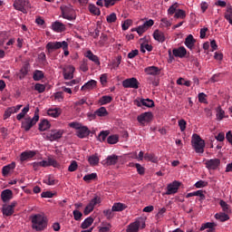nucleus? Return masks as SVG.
Instances as JSON below:
<instances>
[{"mask_svg":"<svg viewBox=\"0 0 232 232\" xmlns=\"http://www.w3.org/2000/svg\"><path fill=\"white\" fill-rule=\"evenodd\" d=\"M97 86V81L95 80H91L87 82L82 87V90H93Z\"/></svg>","mask_w":232,"mask_h":232,"instance_id":"34","label":"nucleus"},{"mask_svg":"<svg viewBox=\"0 0 232 232\" xmlns=\"http://www.w3.org/2000/svg\"><path fill=\"white\" fill-rule=\"evenodd\" d=\"M205 166L208 169H218L220 166V160L219 159H211L205 162Z\"/></svg>","mask_w":232,"mask_h":232,"instance_id":"13","label":"nucleus"},{"mask_svg":"<svg viewBox=\"0 0 232 232\" xmlns=\"http://www.w3.org/2000/svg\"><path fill=\"white\" fill-rule=\"evenodd\" d=\"M2 213L4 217H12V215L14 213V210L12 208V207L5 205L2 208Z\"/></svg>","mask_w":232,"mask_h":232,"instance_id":"30","label":"nucleus"},{"mask_svg":"<svg viewBox=\"0 0 232 232\" xmlns=\"http://www.w3.org/2000/svg\"><path fill=\"white\" fill-rule=\"evenodd\" d=\"M13 6L15 10L26 14V9L30 8V2L27 0H15Z\"/></svg>","mask_w":232,"mask_h":232,"instance_id":"7","label":"nucleus"},{"mask_svg":"<svg viewBox=\"0 0 232 232\" xmlns=\"http://www.w3.org/2000/svg\"><path fill=\"white\" fill-rule=\"evenodd\" d=\"M33 229L43 231L46 227V218L41 214L34 215L32 218Z\"/></svg>","mask_w":232,"mask_h":232,"instance_id":"2","label":"nucleus"},{"mask_svg":"<svg viewBox=\"0 0 232 232\" xmlns=\"http://www.w3.org/2000/svg\"><path fill=\"white\" fill-rule=\"evenodd\" d=\"M74 72H75V67L72 65L68 66L63 72V77L65 81H70V79H73Z\"/></svg>","mask_w":232,"mask_h":232,"instance_id":"18","label":"nucleus"},{"mask_svg":"<svg viewBox=\"0 0 232 232\" xmlns=\"http://www.w3.org/2000/svg\"><path fill=\"white\" fill-rule=\"evenodd\" d=\"M105 8H110V6H113L117 1L121 0H103Z\"/></svg>","mask_w":232,"mask_h":232,"instance_id":"61","label":"nucleus"},{"mask_svg":"<svg viewBox=\"0 0 232 232\" xmlns=\"http://www.w3.org/2000/svg\"><path fill=\"white\" fill-rule=\"evenodd\" d=\"M215 227H217L215 222H207L201 226L200 231H204L205 229H215Z\"/></svg>","mask_w":232,"mask_h":232,"instance_id":"39","label":"nucleus"},{"mask_svg":"<svg viewBox=\"0 0 232 232\" xmlns=\"http://www.w3.org/2000/svg\"><path fill=\"white\" fill-rule=\"evenodd\" d=\"M106 21L109 24L115 23V21H117V14L115 13H111V14L107 15Z\"/></svg>","mask_w":232,"mask_h":232,"instance_id":"54","label":"nucleus"},{"mask_svg":"<svg viewBox=\"0 0 232 232\" xmlns=\"http://www.w3.org/2000/svg\"><path fill=\"white\" fill-rule=\"evenodd\" d=\"M53 30L54 32H58V33H61V32H64V30H66V25H64V24L59 22V21H56L54 22L53 24Z\"/></svg>","mask_w":232,"mask_h":232,"instance_id":"22","label":"nucleus"},{"mask_svg":"<svg viewBox=\"0 0 232 232\" xmlns=\"http://www.w3.org/2000/svg\"><path fill=\"white\" fill-rule=\"evenodd\" d=\"M28 72H30V63H24L20 69V73L18 74L20 81H23V79L28 75Z\"/></svg>","mask_w":232,"mask_h":232,"instance_id":"19","label":"nucleus"},{"mask_svg":"<svg viewBox=\"0 0 232 232\" xmlns=\"http://www.w3.org/2000/svg\"><path fill=\"white\" fill-rule=\"evenodd\" d=\"M70 128H73L76 130V135L79 139H86L90 135V129L86 126H82L79 122H71L69 123Z\"/></svg>","mask_w":232,"mask_h":232,"instance_id":"3","label":"nucleus"},{"mask_svg":"<svg viewBox=\"0 0 232 232\" xmlns=\"http://www.w3.org/2000/svg\"><path fill=\"white\" fill-rule=\"evenodd\" d=\"M137 106L140 108V106H146V108H153L155 106V102L150 99H140V101L137 102Z\"/></svg>","mask_w":232,"mask_h":232,"instance_id":"17","label":"nucleus"},{"mask_svg":"<svg viewBox=\"0 0 232 232\" xmlns=\"http://www.w3.org/2000/svg\"><path fill=\"white\" fill-rule=\"evenodd\" d=\"M217 119L218 121H222V119H224V115H226V111H224V110H222V107H218L217 108Z\"/></svg>","mask_w":232,"mask_h":232,"instance_id":"49","label":"nucleus"},{"mask_svg":"<svg viewBox=\"0 0 232 232\" xmlns=\"http://www.w3.org/2000/svg\"><path fill=\"white\" fill-rule=\"evenodd\" d=\"M206 186H208V181L198 180L195 183V188H206Z\"/></svg>","mask_w":232,"mask_h":232,"instance_id":"62","label":"nucleus"},{"mask_svg":"<svg viewBox=\"0 0 232 232\" xmlns=\"http://www.w3.org/2000/svg\"><path fill=\"white\" fill-rule=\"evenodd\" d=\"M95 115H97L98 117H107L108 111L106 110L105 107H101V108H99L98 110L95 111L92 117H95Z\"/></svg>","mask_w":232,"mask_h":232,"instance_id":"33","label":"nucleus"},{"mask_svg":"<svg viewBox=\"0 0 232 232\" xmlns=\"http://www.w3.org/2000/svg\"><path fill=\"white\" fill-rule=\"evenodd\" d=\"M50 121H48L47 120H42L39 123L38 130L40 131H46V130H50Z\"/></svg>","mask_w":232,"mask_h":232,"instance_id":"32","label":"nucleus"},{"mask_svg":"<svg viewBox=\"0 0 232 232\" xmlns=\"http://www.w3.org/2000/svg\"><path fill=\"white\" fill-rule=\"evenodd\" d=\"M61 113H63L61 108L49 109L47 111V114L49 115V117H53V119H57V117H59Z\"/></svg>","mask_w":232,"mask_h":232,"instance_id":"28","label":"nucleus"},{"mask_svg":"<svg viewBox=\"0 0 232 232\" xmlns=\"http://www.w3.org/2000/svg\"><path fill=\"white\" fill-rule=\"evenodd\" d=\"M37 155V152L34 150H25L21 153L20 155V160L21 162H24V160H28L29 159H34Z\"/></svg>","mask_w":232,"mask_h":232,"instance_id":"14","label":"nucleus"},{"mask_svg":"<svg viewBox=\"0 0 232 232\" xmlns=\"http://www.w3.org/2000/svg\"><path fill=\"white\" fill-rule=\"evenodd\" d=\"M62 46H64L66 48V41L63 42H49L46 46V52L50 55V53L55 52V50H59V48H62Z\"/></svg>","mask_w":232,"mask_h":232,"instance_id":"6","label":"nucleus"},{"mask_svg":"<svg viewBox=\"0 0 232 232\" xmlns=\"http://www.w3.org/2000/svg\"><path fill=\"white\" fill-rule=\"evenodd\" d=\"M147 75H160V69L157 66H149L144 69Z\"/></svg>","mask_w":232,"mask_h":232,"instance_id":"16","label":"nucleus"},{"mask_svg":"<svg viewBox=\"0 0 232 232\" xmlns=\"http://www.w3.org/2000/svg\"><path fill=\"white\" fill-rule=\"evenodd\" d=\"M110 229H111V225L108 223L106 227H100L99 232H110Z\"/></svg>","mask_w":232,"mask_h":232,"instance_id":"64","label":"nucleus"},{"mask_svg":"<svg viewBox=\"0 0 232 232\" xmlns=\"http://www.w3.org/2000/svg\"><path fill=\"white\" fill-rule=\"evenodd\" d=\"M172 53L174 57H179V59H184L186 55H188V50H186V47L179 46L178 48H174L172 50Z\"/></svg>","mask_w":232,"mask_h":232,"instance_id":"12","label":"nucleus"},{"mask_svg":"<svg viewBox=\"0 0 232 232\" xmlns=\"http://www.w3.org/2000/svg\"><path fill=\"white\" fill-rule=\"evenodd\" d=\"M119 162V156L113 154L111 156H108L105 160H103L104 166H115Z\"/></svg>","mask_w":232,"mask_h":232,"instance_id":"15","label":"nucleus"},{"mask_svg":"<svg viewBox=\"0 0 232 232\" xmlns=\"http://www.w3.org/2000/svg\"><path fill=\"white\" fill-rule=\"evenodd\" d=\"M195 43H197V40H195L192 34H189L185 39V45L187 46V48H188V50H193V48L195 47Z\"/></svg>","mask_w":232,"mask_h":232,"instance_id":"21","label":"nucleus"},{"mask_svg":"<svg viewBox=\"0 0 232 232\" xmlns=\"http://www.w3.org/2000/svg\"><path fill=\"white\" fill-rule=\"evenodd\" d=\"M140 224L139 222H133L129 226L128 232H139V227Z\"/></svg>","mask_w":232,"mask_h":232,"instance_id":"42","label":"nucleus"},{"mask_svg":"<svg viewBox=\"0 0 232 232\" xmlns=\"http://www.w3.org/2000/svg\"><path fill=\"white\" fill-rule=\"evenodd\" d=\"M152 119L153 113L151 112H143L137 117L138 122H140L141 125H144L145 122H151Z\"/></svg>","mask_w":232,"mask_h":232,"instance_id":"10","label":"nucleus"},{"mask_svg":"<svg viewBox=\"0 0 232 232\" xmlns=\"http://www.w3.org/2000/svg\"><path fill=\"white\" fill-rule=\"evenodd\" d=\"M144 160H148L149 162L157 163L159 161V158H157V156H155V154H153V153H145Z\"/></svg>","mask_w":232,"mask_h":232,"instance_id":"37","label":"nucleus"},{"mask_svg":"<svg viewBox=\"0 0 232 232\" xmlns=\"http://www.w3.org/2000/svg\"><path fill=\"white\" fill-rule=\"evenodd\" d=\"M39 122V109L37 108L34 111V116L31 118L27 116L22 121V128L24 131H30L34 126H35Z\"/></svg>","mask_w":232,"mask_h":232,"instance_id":"1","label":"nucleus"},{"mask_svg":"<svg viewBox=\"0 0 232 232\" xmlns=\"http://www.w3.org/2000/svg\"><path fill=\"white\" fill-rule=\"evenodd\" d=\"M85 57L89 59L90 61H92V63H95V64H101V61H99V56L93 54L92 51H87L85 53Z\"/></svg>","mask_w":232,"mask_h":232,"instance_id":"26","label":"nucleus"},{"mask_svg":"<svg viewBox=\"0 0 232 232\" xmlns=\"http://www.w3.org/2000/svg\"><path fill=\"white\" fill-rule=\"evenodd\" d=\"M35 92H38V93H44V91L46 90V86L43 83H36L34 85Z\"/></svg>","mask_w":232,"mask_h":232,"instance_id":"51","label":"nucleus"},{"mask_svg":"<svg viewBox=\"0 0 232 232\" xmlns=\"http://www.w3.org/2000/svg\"><path fill=\"white\" fill-rule=\"evenodd\" d=\"M72 215H73L74 220L79 221L81 220V218H82V212L77 209L72 211Z\"/></svg>","mask_w":232,"mask_h":232,"instance_id":"58","label":"nucleus"},{"mask_svg":"<svg viewBox=\"0 0 232 232\" xmlns=\"http://www.w3.org/2000/svg\"><path fill=\"white\" fill-rule=\"evenodd\" d=\"M103 215L108 218V220H111V218H113V208L104 210Z\"/></svg>","mask_w":232,"mask_h":232,"instance_id":"59","label":"nucleus"},{"mask_svg":"<svg viewBox=\"0 0 232 232\" xmlns=\"http://www.w3.org/2000/svg\"><path fill=\"white\" fill-rule=\"evenodd\" d=\"M97 204H101V198L99 196H95L90 202L89 205L92 208H95Z\"/></svg>","mask_w":232,"mask_h":232,"instance_id":"55","label":"nucleus"},{"mask_svg":"<svg viewBox=\"0 0 232 232\" xmlns=\"http://www.w3.org/2000/svg\"><path fill=\"white\" fill-rule=\"evenodd\" d=\"M187 124L188 123L185 121V120H179V126L180 131H186Z\"/></svg>","mask_w":232,"mask_h":232,"instance_id":"63","label":"nucleus"},{"mask_svg":"<svg viewBox=\"0 0 232 232\" xmlns=\"http://www.w3.org/2000/svg\"><path fill=\"white\" fill-rule=\"evenodd\" d=\"M92 224H93V218L89 217L84 219V221L81 225V227L82 229H88V227H90V226H92Z\"/></svg>","mask_w":232,"mask_h":232,"instance_id":"36","label":"nucleus"},{"mask_svg":"<svg viewBox=\"0 0 232 232\" xmlns=\"http://www.w3.org/2000/svg\"><path fill=\"white\" fill-rule=\"evenodd\" d=\"M126 205L122 203H114L112 206V211H124Z\"/></svg>","mask_w":232,"mask_h":232,"instance_id":"43","label":"nucleus"},{"mask_svg":"<svg viewBox=\"0 0 232 232\" xmlns=\"http://www.w3.org/2000/svg\"><path fill=\"white\" fill-rule=\"evenodd\" d=\"M192 148H194L196 153H204V148H206V141L198 136V134H193L191 140Z\"/></svg>","mask_w":232,"mask_h":232,"instance_id":"4","label":"nucleus"},{"mask_svg":"<svg viewBox=\"0 0 232 232\" xmlns=\"http://www.w3.org/2000/svg\"><path fill=\"white\" fill-rule=\"evenodd\" d=\"M174 19H186V11L178 9V12L174 14Z\"/></svg>","mask_w":232,"mask_h":232,"instance_id":"44","label":"nucleus"},{"mask_svg":"<svg viewBox=\"0 0 232 232\" xmlns=\"http://www.w3.org/2000/svg\"><path fill=\"white\" fill-rule=\"evenodd\" d=\"M97 179V173L87 174L83 177L84 182H92V180H95Z\"/></svg>","mask_w":232,"mask_h":232,"instance_id":"48","label":"nucleus"},{"mask_svg":"<svg viewBox=\"0 0 232 232\" xmlns=\"http://www.w3.org/2000/svg\"><path fill=\"white\" fill-rule=\"evenodd\" d=\"M14 193L12 192L11 189H5L1 193V198L3 202H8L9 200H12Z\"/></svg>","mask_w":232,"mask_h":232,"instance_id":"20","label":"nucleus"},{"mask_svg":"<svg viewBox=\"0 0 232 232\" xmlns=\"http://www.w3.org/2000/svg\"><path fill=\"white\" fill-rule=\"evenodd\" d=\"M34 81H43L44 79V72L43 71L35 70L33 73Z\"/></svg>","mask_w":232,"mask_h":232,"instance_id":"35","label":"nucleus"},{"mask_svg":"<svg viewBox=\"0 0 232 232\" xmlns=\"http://www.w3.org/2000/svg\"><path fill=\"white\" fill-rule=\"evenodd\" d=\"M12 169H15V162H12L11 164L3 167V177H8V174L10 173V171H12Z\"/></svg>","mask_w":232,"mask_h":232,"instance_id":"23","label":"nucleus"},{"mask_svg":"<svg viewBox=\"0 0 232 232\" xmlns=\"http://www.w3.org/2000/svg\"><path fill=\"white\" fill-rule=\"evenodd\" d=\"M49 166H53V168H57V160L52 158H48L47 160H42V168H48Z\"/></svg>","mask_w":232,"mask_h":232,"instance_id":"24","label":"nucleus"},{"mask_svg":"<svg viewBox=\"0 0 232 232\" xmlns=\"http://www.w3.org/2000/svg\"><path fill=\"white\" fill-rule=\"evenodd\" d=\"M61 11L63 19H67V21H75L77 19V14H75V10L72 5H62Z\"/></svg>","mask_w":232,"mask_h":232,"instance_id":"5","label":"nucleus"},{"mask_svg":"<svg viewBox=\"0 0 232 232\" xmlns=\"http://www.w3.org/2000/svg\"><path fill=\"white\" fill-rule=\"evenodd\" d=\"M134 167L136 168L139 175H144V173L146 172V169H144V167H142V165H140V163H135Z\"/></svg>","mask_w":232,"mask_h":232,"instance_id":"56","label":"nucleus"},{"mask_svg":"<svg viewBox=\"0 0 232 232\" xmlns=\"http://www.w3.org/2000/svg\"><path fill=\"white\" fill-rule=\"evenodd\" d=\"M121 61H122V56L118 55L112 63V66H113L114 70H117V68H119V66H121Z\"/></svg>","mask_w":232,"mask_h":232,"instance_id":"52","label":"nucleus"},{"mask_svg":"<svg viewBox=\"0 0 232 232\" xmlns=\"http://www.w3.org/2000/svg\"><path fill=\"white\" fill-rule=\"evenodd\" d=\"M215 218L219 222H227L229 220V214L226 212H219L215 215Z\"/></svg>","mask_w":232,"mask_h":232,"instance_id":"27","label":"nucleus"},{"mask_svg":"<svg viewBox=\"0 0 232 232\" xmlns=\"http://www.w3.org/2000/svg\"><path fill=\"white\" fill-rule=\"evenodd\" d=\"M44 184H47V186H55L57 184L58 180L55 179V178L53 175H48L44 179Z\"/></svg>","mask_w":232,"mask_h":232,"instance_id":"31","label":"nucleus"},{"mask_svg":"<svg viewBox=\"0 0 232 232\" xmlns=\"http://www.w3.org/2000/svg\"><path fill=\"white\" fill-rule=\"evenodd\" d=\"M139 80L137 78H128L122 82L123 88H133L134 90H138L139 88Z\"/></svg>","mask_w":232,"mask_h":232,"instance_id":"8","label":"nucleus"},{"mask_svg":"<svg viewBox=\"0 0 232 232\" xmlns=\"http://www.w3.org/2000/svg\"><path fill=\"white\" fill-rule=\"evenodd\" d=\"M153 37L155 41H158L159 43H164V41H166V35H164L163 32L159 30L154 31Z\"/></svg>","mask_w":232,"mask_h":232,"instance_id":"25","label":"nucleus"},{"mask_svg":"<svg viewBox=\"0 0 232 232\" xmlns=\"http://www.w3.org/2000/svg\"><path fill=\"white\" fill-rule=\"evenodd\" d=\"M111 101H113V97L109 95H104L102 98H100L99 102L101 103L102 106H104L106 104H110Z\"/></svg>","mask_w":232,"mask_h":232,"instance_id":"38","label":"nucleus"},{"mask_svg":"<svg viewBox=\"0 0 232 232\" xmlns=\"http://www.w3.org/2000/svg\"><path fill=\"white\" fill-rule=\"evenodd\" d=\"M177 84L179 86H187L189 88L191 86V82L190 81H186L184 78H179L177 80Z\"/></svg>","mask_w":232,"mask_h":232,"instance_id":"47","label":"nucleus"},{"mask_svg":"<svg viewBox=\"0 0 232 232\" xmlns=\"http://www.w3.org/2000/svg\"><path fill=\"white\" fill-rule=\"evenodd\" d=\"M108 144H117L119 142V136L118 135H111L107 139Z\"/></svg>","mask_w":232,"mask_h":232,"instance_id":"50","label":"nucleus"},{"mask_svg":"<svg viewBox=\"0 0 232 232\" xmlns=\"http://www.w3.org/2000/svg\"><path fill=\"white\" fill-rule=\"evenodd\" d=\"M133 24V21H131L130 19H127L124 21V23L121 24V28L123 31L128 30V28H130V26Z\"/></svg>","mask_w":232,"mask_h":232,"instance_id":"57","label":"nucleus"},{"mask_svg":"<svg viewBox=\"0 0 232 232\" xmlns=\"http://www.w3.org/2000/svg\"><path fill=\"white\" fill-rule=\"evenodd\" d=\"M179 188H180V182L175 180L172 183L169 184L167 187V192L165 195H175L177 191H179Z\"/></svg>","mask_w":232,"mask_h":232,"instance_id":"11","label":"nucleus"},{"mask_svg":"<svg viewBox=\"0 0 232 232\" xmlns=\"http://www.w3.org/2000/svg\"><path fill=\"white\" fill-rule=\"evenodd\" d=\"M179 8V3H175L172 5L169 6V8L168 9V14L169 15H173V14H177Z\"/></svg>","mask_w":232,"mask_h":232,"instance_id":"46","label":"nucleus"},{"mask_svg":"<svg viewBox=\"0 0 232 232\" xmlns=\"http://www.w3.org/2000/svg\"><path fill=\"white\" fill-rule=\"evenodd\" d=\"M88 8L89 12L93 15H99L101 14V9H99V7L95 6L93 4H90Z\"/></svg>","mask_w":232,"mask_h":232,"instance_id":"41","label":"nucleus"},{"mask_svg":"<svg viewBox=\"0 0 232 232\" xmlns=\"http://www.w3.org/2000/svg\"><path fill=\"white\" fill-rule=\"evenodd\" d=\"M110 135V130H102L98 136V140L101 142H104L106 140V137Z\"/></svg>","mask_w":232,"mask_h":232,"instance_id":"45","label":"nucleus"},{"mask_svg":"<svg viewBox=\"0 0 232 232\" xmlns=\"http://www.w3.org/2000/svg\"><path fill=\"white\" fill-rule=\"evenodd\" d=\"M78 168H79V165L77 164V161L72 160L68 167V171H71V172L77 171Z\"/></svg>","mask_w":232,"mask_h":232,"instance_id":"53","label":"nucleus"},{"mask_svg":"<svg viewBox=\"0 0 232 232\" xmlns=\"http://www.w3.org/2000/svg\"><path fill=\"white\" fill-rule=\"evenodd\" d=\"M63 137V130H53L46 133L45 139L53 142V140H59Z\"/></svg>","mask_w":232,"mask_h":232,"instance_id":"9","label":"nucleus"},{"mask_svg":"<svg viewBox=\"0 0 232 232\" xmlns=\"http://www.w3.org/2000/svg\"><path fill=\"white\" fill-rule=\"evenodd\" d=\"M88 162L92 166H97V164H99V156L97 154L90 156L88 158Z\"/></svg>","mask_w":232,"mask_h":232,"instance_id":"40","label":"nucleus"},{"mask_svg":"<svg viewBox=\"0 0 232 232\" xmlns=\"http://www.w3.org/2000/svg\"><path fill=\"white\" fill-rule=\"evenodd\" d=\"M219 206L222 208L223 213H227L230 215L231 213V206L227 204V202L224 201V199H220Z\"/></svg>","mask_w":232,"mask_h":232,"instance_id":"29","label":"nucleus"},{"mask_svg":"<svg viewBox=\"0 0 232 232\" xmlns=\"http://www.w3.org/2000/svg\"><path fill=\"white\" fill-rule=\"evenodd\" d=\"M148 29L146 28V25L142 24L136 28V32L138 35H142L144 32H146Z\"/></svg>","mask_w":232,"mask_h":232,"instance_id":"60","label":"nucleus"}]
</instances>
